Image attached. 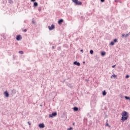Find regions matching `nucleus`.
I'll use <instances>...</instances> for the list:
<instances>
[{"mask_svg":"<svg viewBox=\"0 0 130 130\" xmlns=\"http://www.w3.org/2000/svg\"><path fill=\"white\" fill-rule=\"evenodd\" d=\"M122 117L121 118V120L122 121H125V120H127V118H128V113L125 111H124L121 113Z\"/></svg>","mask_w":130,"mask_h":130,"instance_id":"nucleus-1","label":"nucleus"},{"mask_svg":"<svg viewBox=\"0 0 130 130\" xmlns=\"http://www.w3.org/2000/svg\"><path fill=\"white\" fill-rule=\"evenodd\" d=\"M72 2L75 4L76 6H81L82 5V2L78 1V0H72Z\"/></svg>","mask_w":130,"mask_h":130,"instance_id":"nucleus-2","label":"nucleus"},{"mask_svg":"<svg viewBox=\"0 0 130 130\" xmlns=\"http://www.w3.org/2000/svg\"><path fill=\"white\" fill-rule=\"evenodd\" d=\"M56 115H57V113L56 112H54L49 115V117L52 118V117H54L55 116H56Z\"/></svg>","mask_w":130,"mask_h":130,"instance_id":"nucleus-3","label":"nucleus"},{"mask_svg":"<svg viewBox=\"0 0 130 130\" xmlns=\"http://www.w3.org/2000/svg\"><path fill=\"white\" fill-rule=\"evenodd\" d=\"M48 28L49 29V30H50V31H51L52 30H53V29H54L55 28V26H54V25L52 24L51 26H48Z\"/></svg>","mask_w":130,"mask_h":130,"instance_id":"nucleus-4","label":"nucleus"},{"mask_svg":"<svg viewBox=\"0 0 130 130\" xmlns=\"http://www.w3.org/2000/svg\"><path fill=\"white\" fill-rule=\"evenodd\" d=\"M16 40H17V41H20V40H21V39H22V36L20 35H17L16 36Z\"/></svg>","mask_w":130,"mask_h":130,"instance_id":"nucleus-5","label":"nucleus"},{"mask_svg":"<svg viewBox=\"0 0 130 130\" xmlns=\"http://www.w3.org/2000/svg\"><path fill=\"white\" fill-rule=\"evenodd\" d=\"M4 95L7 98L10 97V94H9V92L7 90L4 92Z\"/></svg>","mask_w":130,"mask_h":130,"instance_id":"nucleus-6","label":"nucleus"},{"mask_svg":"<svg viewBox=\"0 0 130 130\" xmlns=\"http://www.w3.org/2000/svg\"><path fill=\"white\" fill-rule=\"evenodd\" d=\"M74 64H75V66H77V67H80V66H81V63L77 61L74 62Z\"/></svg>","mask_w":130,"mask_h":130,"instance_id":"nucleus-7","label":"nucleus"},{"mask_svg":"<svg viewBox=\"0 0 130 130\" xmlns=\"http://www.w3.org/2000/svg\"><path fill=\"white\" fill-rule=\"evenodd\" d=\"M17 93V90L15 89L11 90V95H15Z\"/></svg>","mask_w":130,"mask_h":130,"instance_id":"nucleus-8","label":"nucleus"},{"mask_svg":"<svg viewBox=\"0 0 130 130\" xmlns=\"http://www.w3.org/2000/svg\"><path fill=\"white\" fill-rule=\"evenodd\" d=\"M39 126L40 128H44V127L45 126L44 125V123H42L39 124Z\"/></svg>","mask_w":130,"mask_h":130,"instance_id":"nucleus-9","label":"nucleus"},{"mask_svg":"<svg viewBox=\"0 0 130 130\" xmlns=\"http://www.w3.org/2000/svg\"><path fill=\"white\" fill-rule=\"evenodd\" d=\"M62 23H63V19H62L59 20L58 21V24H59V25H61Z\"/></svg>","mask_w":130,"mask_h":130,"instance_id":"nucleus-10","label":"nucleus"},{"mask_svg":"<svg viewBox=\"0 0 130 130\" xmlns=\"http://www.w3.org/2000/svg\"><path fill=\"white\" fill-rule=\"evenodd\" d=\"M33 7H34L35 8L38 7V3L36 2H34Z\"/></svg>","mask_w":130,"mask_h":130,"instance_id":"nucleus-11","label":"nucleus"},{"mask_svg":"<svg viewBox=\"0 0 130 130\" xmlns=\"http://www.w3.org/2000/svg\"><path fill=\"white\" fill-rule=\"evenodd\" d=\"M106 55V52L105 51H103L101 52V55L102 56H105V55Z\"/></svg>","mask_w":130,"mask_h":130,"instance_id":"nucleus-12","label":"nucleus"},{"mask_svg":"<svg viewBox=\"0 0 130 130\" xmlns=\"http://www.w3.org/2000/svg\"><path fill=\"white\" fill-rule=\"evenodd\" d=\"M73 110L74 111H78V110H79V108L77 107H74L73 108Z\"/></svg>","mask_w":130,"mask_h":130,"instance_id":"nucleus-13","label":"nucleus"},{"mask_svg":"<svg viewBox=\"0 0 130 130\" xmlns=\"http://www.w3.org/2000/svg\"><path fill=\"white\" fill-rule=\"evenodd\" d=\"M106 94H107V92H106V91L104 90V91H103V96H106Z\"/></svg>","mask_w":130,"mask_h":130,"instance_id":"nucleus-14","label":"nucleus"},{"mask_svg":"<svg viewBox=\"0 0 130 130\" xmlns=\"http://www.w3.org/2000/svg\"><path fill=\"white\" fill-rule=\"evenodd\" d=\"M116 77H117V75H115V74H113L111 76V78H116Z\"/></svg>","mask_w":130,"mask_h":130,"instance_id":"nucleus-15","label":"nucleus"},{"mask_svg":"<svg viewBox=\"0 0 130 130\" xmlns=\"http://www.w3.org/2000/svg\"><path fill=\"white\" fill-rule=\"evenodd\" d=\"M41 10H42V7H39L38 8V11H39V12H41Z\"/></svg>","mask_w":130,"mask_h":130,"instance_id":"nucleus-16","label":"nucleus"},{"mask_svg":"<svg viewBox=\"0 0 130 130\" xmlns=\"http://www.w3.org/2000/svg\"><path fill=\"white\" fill-rule=\"evenodd\" d=\"M89 52L90 54H93L94 53V51H93V50H90Z\"/></svg>","mask_w":130,"mask_h":130,"instance_id":"nucleus-17","label":"nucleus"},{"mask_svg":"<svg viewBox=\"0 0 130 130\" xmlns=\"http://www.w3.org/2000/svg\"><path fill=\"white\" fill-rule=\"evenodd\" d=\"M110 45H111L112 46H113V45H114V42H111L110 43Z\"/></svg>","mask_w":130,"mask_h":130,"instance_id":"nucleus-18","label":"nucleus"},{"mask_svg":"<svg viewBox=\"0 0 130 130\" xmlns=\"http://www.w3.org/2000/svg\"><path fill=\"white\" fill-rule=\"evenodd\" d=\"M19 53L20 54H24V52H23V51H19Z\"/></svg>","mask_w":130,"mask_h":130,"instance_id":"nucleus-19","label":"nucleus"},{"mask_svg":"<svg viewBox=\"0 0 130 130\" xmlns=\"http://www.w3.org/2000/svg\"><path fill=\"white\" fill-rule=\"evenodd\" d=\"M113 42L114 43H116V42H117V39H115L114 40H113Z\"/></svg>","mask_w":130,"mask_h":130,"instance_id":"nucleus-20","label":"nucleus"},{"mask_svg":"<svg viewBox=\"0 0 130 130\" xmlns=\"http://www.w3.org/2000/svg\"><path fill=\"white\" fill-rule=\"evenodd\" d=\"M8 3H9V4H13V2L12 0H9Z\"/></svg>","mask_w":130,"mask_h":130,"instance_id":"nucleus-21","label":"nucleus"},{"mask_svg":"<svg viewBox=\"0 0 130 130\" xmlns=\"http://www.w3.org/2000/svg\"><path fill=\"white\" fill-rule=\"evenodd\" d=\"M106 126H109V127H110V125H109V124L108 123H107L106 124Z\"/></svg>","mask_w":130,"mask_h":130,"instance_id":"nucleus-22","label":"nucleus"},{"mask_svg":"<svg viewBox=\"0 0 130 130\" xmlns=\"http://www.w3.org/2000/svg\"><path fill=\"white\" fill-rule=\"evenodd\" d=\"M125 78L126 79H128V78H129V75H126Z\"/></svg>","mask_w":130,"mask_h":130,"instance_id":"nucleus-23","label":"nucleus"},{"mask_svg":"<svg viewBox=\"0 0 130 130\" xmlns=\"http://www.w3.org/2000/svg\"><path fill=\"white\" fill-rule=\"evenodd\" d=\"M72 129H73V127H70V128H69L68 129V130H72Z\"/></svg>","mask_w":130,"mask_h":130,"instance_id":"nucleus-24","label":"nucleus"},{"mask_svg":"<svg viewBox=\"0 0 130 130\" xmlns=\"http://www.w3.org/2000/svg\"><path fill=\"white\" fill-rule=\"evenodd\" d=\"M36 0H31V2H32V3H35Z\"/></svg>","mask_w":130,"mask_h":130,"instance_id":"nucleus-25","label":"nucleus"},{"mask_svg":"<svg viewBox=\"0 0 130 130\" xmlns=\"http://www.w3.org/2000/svg\"><path fill=\"white\" fill-rule=\"evenodd\" d=\"M101 2L102 3H104L105 2V0H101Z\"/></svg>","mask_w":130,"mask_h":130,"instance_id":"nucleus-26","label":"nucleus"},{"mask_svg":"<svg viewBox=\"0 0 130 130\" xmlns=\"http://www.w3.org/2000/svg\"><path fill=\"white\" fill-rule=\"evenodd\" d=\"M128 35H129L128 34H127L126 35H125V37L126 38L127 37Z\"/></svg>","mask_w":130,"mask_h":130,"instance_id":"nucleus-27","label":"nucleus"},{"mask_svg":"<svg viewBox=\"0 0 130 130\" xmlns=\"http://www.w3.org/2000/svg\"><path fill=\"white\" fill-rule=\"evenodd\" d=\"M119 1L118 0H115V3H118Z\"/></svg>","mask_w":130,"mask_h":130,"instance_id":"nucleus-28","label":"nucleus"},{"mask_svg":"<svg viewBox=\"0 0 130 130\" xmlns=\"http://www.w3.org/2000/svg\"><path fill=\"white\" fill-rule=\"evenodd\" d=\"M116 66V65L112 66V68H115Z\"/></svg>","mask_w":130,"mask_h":130,"instance_id":"nucleus-29","label":"nucleus"},{"mask_svg":"<svg viewBox=\"0 0 130 130\" xmlns=\"http://www.w3.org/2000/svg\"><path fill=\"white\" fill-rule=\"evenodd\" d=\"M23 32H27V29H24Z\"/></svg>","mask_w":130,"mask_h":130,"instance_id":"nucleus-30","label":"nucleus"},{"mask_svg":"<svg viewBox=\"0 0 130 130\" xmlns=\"http://www.w3.org/2000/svg\"><path fill=\"white\" fill-rule=\"evenodd\" d=\"M124 36H125V35H124V34H122V37H124Z\"/></svg>","mask_w":130,"mask_h":130,"instance_id":"nucleus-31","label":"nucleus"},{"mask_svg":"<svg viewBox=\"0 0 130 130\" xmlns=\"http://www.w3.org/2000/svg\"><path fill=\"white\" fill-rule=\"evenodd\" d=\"M28 123L29 125H31V123L30 122H28Z\"/></svg>","mask_w":130,"mask_h":130,"instance_id":"nucleus-32","label":"nucleus"},{"mask_svg":"<svg viewBox=\"0 0 130 130\" xmlns=\"http://www.w3.org/2000/svg\"><path fill=\"white\" fill-rule=\"evenodd\" d=\"M32 24H35V21H34V20H32Z\"/></svg>","mask_w":130,"mask_h":130,"instance_id":"nucleus-33","label":"nucleus"},{"mask_svg":"<svg viewBox=\"0 0 130 130\" xmlns=\"http://www.w3.org/2000/svg\"><path fill=\"white\" fill-rule=\"evenodd\" d=\"M52 49H54V46H53L52 47Z\"/></svg>","mask_w":130,"mask_h":130,"instance_id":"nucleus-34","label":"nucleus"},{"mask_svg":"<svg viewBox=\"0 0 130 130\" xmlns=\"http://www.w3.org/2000/svg\"><path fill=\"white\" fill-rule=\"evenodd\" d=\"M81 52H83V49L80 50Z\"/></svg>","mask_w":130,"mask_h":130,"instance_id":"nucleus-35","label":"nucleus"},{"mask_svg":"<svg viewBox=\"0 0 130 130\" xmlns=\"http://www.w3.org/2000/svg\"><path fill=\"white\" fill-rule=\"evenodd\" d=\"M73 125H75V123H73Z\"/></svg>","mask_w":130,"mask_h":130,"instance_id":"nucleus-36","label":"nucleus"},{"mask_svg":"<svg viewBox=\"0 0 130 130\" xmlns=\"http://www.w3.org/2000/svg\"><path fill=\"white\" fill-rule=\"evenodd\" d=\"M85 61H83V63H85Z\"/></svg>","mask_w":130,"mask_h":130,"instance_id":"nucleus-37","label":"nucleus"}]
</instances>
